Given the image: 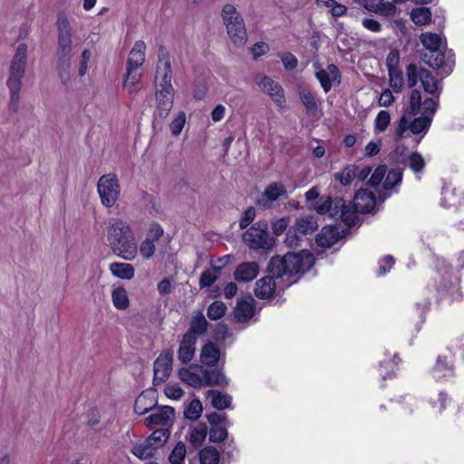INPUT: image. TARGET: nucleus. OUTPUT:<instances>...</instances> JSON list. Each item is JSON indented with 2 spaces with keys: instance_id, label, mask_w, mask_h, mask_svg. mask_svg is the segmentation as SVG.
Segmentation results:
<instances>
[{
  "instance_id": "nucleus-1",
  "label": "nucleus",
  "mask_w": 464,
  "mask_h": 464,
  "mask_svg": "<svg viewBox=\"0 0 464 464\" xmlns=\"http://www.w3.org/2000/svg\"><path fill=\"white\" fill-rule=\"evenodd\" d=\"M437 107V99L422 98L418 90H413L409 108L402 114L394 130L395 140L399 141L408 130L413 135H421L422 138L430 127Z\"/></svg>"
},
{
  "instance_id": "nucleus-2",
  "label": "nucleus",
  "mask_w": 464,
  "mask_h": 464,
  "mask_svg": "<svg viewBox=\"0 0 464 464\" xmlns=\"http://www.w3.org/2000/svg\"><path fill=\"white\" fill-rule=\"evenodd\" d=\"M107 241L111 251L121 258L132 261L137 256L136 236L127 220L118 218L110 219Z\"/></svg>"
},
{
  "instance_id": "nucleus-3",
  "label": "nucleus",
  "mask_w": 464,
  "mask_h": 464,
  "mask_svg": "<svg viewBox=\"0 0 464 464\" xmlns=\"http://www.w3.org/2000/svg\"><path fill=\"white\" fill-rule=\"evenodd\" d=\"M57 27V72L60 80L66 84L71 79L72 60V27L68 18L60 14L56 21Z\"/></svg>"
},
{
  "instance_id": "nucleus-4",
  "label": "nucleus",
  "mask_w": 464,
  "mask_h": 464,
  "mask_svg": "<svg viewBox=\"0 0 464 464\" xmlns=\"http://www.w3.org/2000/svg\"><path fill=\"white\" fill-rule=\"evenodd\" d=\"M314 264V257L308 250H302L297 253H287L283 257H273L268 269L277 277L304 274Z\"/></svg>"
},
{
  "instance_id": "nucleus-5",
  "label": "nucleus",
  "mask_w": 464,
  "mask_h": 464,
  "mask_svg": "<svg viewBox=\"0 0 464 464\" xmlns=\"http://www.w3.org/2000/svg\"><path fill=\"white\" fill-rule=\"evenodd\" d=\"M27 62V46L21 44L17 46L15 54L12 60L9 76L6 82L10 91L11 102L16 104L19 101V93L22 85V79L24 75Z\"/></svg>"
},
{
  "instance_id": "nucleus-6",
  "label": "nucleus",
  "mask_w": 464,
  "mask_h": 464,
  "mask_svg": "<svg viewBox=\"0 0 464 464\" xmlns=\"http://www.w3.org/2000/svg\"><path fill=\"white\" fill-rule=\"evenodd\" d=\"M221 16L227 28V33L232 44L240 47L247 41L245 22L233 5H224Z\"/></svg>"
},
{
  "instance_id": "nucleus-7",
  "label": "nucleus",
  "mask_w": 464,
  "mask_h": 464,
  "mask_svg": "<svg viewBox=\"0 0 464 464\" xmlns=\"http://www.w3.org/2000/svg\"><path fill=\"white\" fill-rule=\"evenodd\" d=\"M97 191L104 208H111L114 207L120 199L121 191L118 177L113 173L100 177L97 182Z\"/></svg>"
},
{
  "instance_id": "nucleus-8",
  "label": "nucleus",
  "mask_w": 464,
  "mask_h": 464,
  "mask_svg": "<svg viewBox=\"0 0 464 464\" xmlns=\"http://www.w3.org/2000/svg\"><path fill=\"white\" fill-rule=\"evenodd\" d=\"M244 242L252 249H269L274 241L268 233V224L266 221L255 223L243 234Z\"/></svg>"
},
{
  "instance_id": "nucleus-9",
  "label": "nucleus",
  "mask_w": 464,
  "mask_h": 464,
  "mask_svg": "<svg viewBox=\"0 0 464 464\" xmlns=\"http://www.w3.org/2000/svg\"><path fill=\"white\" fill-rule=\"evenodd\" d=\"M451 50L445 47L437 50L436 53H423L422 61L430 67L440 70L442 75L450 74L454 66V58Z\"/></svg>"
},
{
  "instance_id": "nucleus-10",
  "label": "nucleus",
  "mask_w": 464,
  "mask_h": 464,
  "mask_svg": "<svg viewBox=\"0 0 464 464\" xmlns=\"http://www.w3.org/2000/svg\"><path fill=\"white\" fill-rule=\"evenodd\" d=\"M155 88H174L172 85V69L168 52L160 46L156 66Z\"/></svg>"
},
{
  "instance_id": "nucleus-11",
  "label": "nucleus",
  "mask_w": 464,
  "mask_h": 464,
  "mask_svg": "<svg viewBox=\"0 0 464 464\" xmlns=\"http://www.w3.org/2000/svg\"><path fill=\"white\" fill-rule=\"evenodd\" d=\"M334 211L333 218L343 221L346 226H355L359 221V213H361L355 205L352 202H346L343 198L334 199Z\"/></svg>"
},
{
  "instance_id": "nucleus-12",
  "label": "nucleus",
  "mask_w": 464,
  "mask_h": 464,
  "mask_svg": "<svg viewBox=\"0 0 464 464\" xmlns=\"http://www.w3.org/2000/svg\"><path fill=\"white\" fill-rule=\"evenodd\" d=\"M259 89L268 94L277 107L283 109L285 107V98L284 90L280 84L267 76H257L255 80Z\"/></svg>"
},
{
  "instance_id": "nucleus-13",
  "label": "nucleus",
  "mask_w": 464,
  "mask_h": 464,
  "mask_svg": "<svg viewBox=\"0 0 464 464\" xmlns=\"http://www.w3.org/2000/svg\"><path fill=\"white\" fill-rule=\"evenodd\" d=\"M230 262V256L227 255L211 261L210 267L206 269L200 276V287H210L222 276L225 267Z\"/></svg>"
},
{
  "instance_id": "nucleus-14",
  "label": "nucleus",
  "mask_w": 464,
  "mask_h": 464,
  "mask_svg": "<svg viewBox=\"0 0 464 464\" xmlns=\"http://www.w3.org/2000/svg\"><path fill=\"white\" fill-rule=\"evenodd\" d=\"M315 77L320 82L324 92H328L335 83H340L341 74L338 67L334 64H329L323 68L318 63L314 64Z\"/></svg>"
},
{
  "instance_id": "nucleus-15",
  "label": "nucleus",
  "mask_w": 464,
  "mask_h": 464,
  "mask_svg": "<svg viewBox=\"0 0 464 464\" xmlns=\"http://www.w3.org/2000/svg\"><path fill=\"white\" fill-rule=\"evenodd\" d=\"M174 88H155L156 114L166 119L174 104Z\"/></svg>"
},
{
  "instance_id": "nucleus-16",
  "label": "nucleus",
  "mask_w": 464,
  "mask_h": 464,
  "mask_svg": "<svg viewBox=\"0 0 464 464\" xmlns=\"http://www.w3.org/2000/svg\"><path fill=\"white\" fill-rule=\"evenodd\" d=\"M256 312L255 299L248 295L237 301L233 310L234 319L237 323L248 322Z\"/></svg>"
},
{
  "instance_id": "nucleus-17",
  "label": "nucleus",
  "mask_w": 464,
  "mask_h": 464,
  "mask_svg": "<svg viewBox=\"0 0 464 464\" xmlns=\"http://www.w3.org/2000/svg\"><path fill=\"white\" fill-rule=\"evenodd\" d=\"M285 195V187L281 182H273L266 188L264 193L258 198L257 204L262 208H268L276 200Z\"/></svg>"
},
{
  "instance_id": "nucleus-18",
  "label": "nucleus",
  "mask_w": 464,
  "mask_h": 464,
  "mask_svg": "<svg viewBox=\"0 0 464 464\" xmlns=\"http://www.w3.org/2000/svg\"><path fill=\"white\" fill-rule=\"evenodd\" d=\"M163 235L162 227L154 224L150 227L146 238L140 245V253L145 259H150L155 253V241H157Z\"/></svg>"
},
{
  "instance_id": "nucleus-19",
  "label": "nucleus",
  "mask_w": 464,
  "mask_h": 464,
  "mask_svg": "<svg viewBox=\"0 0 464 464\" xmlns=\"http://www.w3.org/2000/svg\"><path fill=\"white\" fill-rule=\"evenodd\" d=\"M156 408L159 410V411L152 413L146 418V426L151 428L152 426L156 425H171L175 416L174 408L171 406H157Z\"/></svg>"
},
{
  "instance_id": "nucleus-20",
  "label": "nucleus",
  "mask_w": 464,
  "mask_h": 464,
  "mask_svg": "<svg viewBox=\"0 0 464 464\" xmlns=\"http://www.w3.org/2000/svg\"><path fill=\"white\" fill-rule=\"evenodd\" d=\"M258 273L259 266L256 262H244L237 266L233 276L238 283H247L254 280Z\"/></svg>"
},
{
  "instance_id": "nucleus-21",
  "label": "nucleus",
  "mask_w": 464,
  "mask_h": 464,
  "mask_svg": "<svg viewBox=\"0 0 464 464\" xmlns=\"http://www.w3.org/2000/svg\"><path fill=\"white\" fill-rule=\"evenodd\" d=\"M353 203L361 213H369L375 207V195L367 188H361L355 193Z\"/></svg>"
},
{
  "instance_id": "nucleus-22",
  "label": "nucleus",
  "mask_w": 464,
  "mask_h": 464,
  "mask_svg": "<svg viewBox=\"0 0 464 464\" xmlns=\"http://www.w3.org/2000/svg\"><path fill=\"white\" fill-rule=\"evenodd\" d=\"M441 205L447 208H459L464 205V193L455 188L445 187L442 189Z\"/></svg>"
},
{
  "instance_id": "nucleus-23",
  "label": "nucleus",
  "mask_w": 464,
  "mask_h": 464,
  "mask_svg": "<svg viewBox=\"0 0 464 464\" xmlns=\"http://www.w3.org/2000/svg\"><path fill=\"white\" fill-rule=\"evenodd\" d=\"M196 343L197 337L183 334L178 351V358L182 364H187L193 359L196 351Z\"/></svg>"
},
{
  "instance_id": "nucleus-24",
  "label": "nucleus",
  "mask_w": 464,
  "mask_h": 464,
  "mask_svg": "<svg viewBox=\"0 0 464 464\" xmlns=\"http://www.w3.org/2000/svg\"><path fill=\"white\" fill-rule=\"evenodd\" d=\"M221 353L218 345L209 341L205 343L200 351V362L208 367H215L220 359Z\"/></svg>"
},
{
  "instance_id": "nucleus-25",
  "label": "nucleus",
  "mask_w": 464,
  "mask_h": 464,
  "mask_svg": "<svg viewBox=\"0 0 464 464\" xmlns=\"http://www.w3.org/2000/svg\"><path fill=\"white\" fill-rule=\"evenodd\" d=\"M208 436V425L205 422H199L194 427H190L189 433L186 436V440L194 449H198L203 445Z\"/></svg>"
},
{
  "instance_id": "nucleus-26",
  "label": "nucleus",
  "mask_w": 464,
  "mask_h": 464,
  "mask_svg": "<svg viewBox=\"0 0 464 464\" xmlns=\"http://www.w3.org/2000/svg\"><path fill=\"white\" fill-rule=\"evenodd\" d=\"M204 386H227L228 381L221 369H202Z\"/></svg>"
},
{
  "instance_id": "nucleus-27",
  "label": "nucleus",
  "mask_w": 464,
  "mask_h": 464,
  "mask_svg": "<svg viewBox=\"0 0 464 464\" xmlns=\"http://www.w3.org/2000/svg\"><path fill=\"white\" fill-rule=\"evenodd\" d=\"M209 326V323L205 318L201 312L194 315L189 323V328L184 334H188L190 337H198L205 334Z\"/></svg>"
},
{
  "instance_id": "nucleus-28",
  "label": "nucleus",
  "mask_w": 464,
  "mask_h": 464,
  "mask_svg": "<svg viewBox=\"0 0 464 464\" xmlns=\"http://www.w3.org/2000/svg\"><path fill=\"white\" fill-rule=\"evenodd\" d=\"M339 239V231L332 226L324 227L316 237V244L319 246L329 248Z\"/></svg>"
},
{
  "instance_id": "nucleus-29",
  "label": "nucleus",
  "mask_w": 464,
  "mask_h": 464,
  "mask_svg": "<svg viewBox=\"0 0 464 464\" xmlns=\"http://www.w3.org/2000/svg\"><path fill=\"white\" fill-rule=\"evenodd\" d=\"M294 225L295 229L302 236L314 233L319 227L317 218L314 215L301 216L296 218Z\"/></svg>"
},
{
  "instance_id": "nucleus-30",
  "label": "nucleus",
  "mask_w": 464,
  "mask_h": 464,
  "mask_svg": "<svg viewBox=\"0 0 464 464\" xmlns=\"http://www.w3.org/2000/svg\"><path fill=\"white\" fill-rule=\"evenodd\" d=\"M420 82L424 91L431 94V98H435L439 101L440 82L430 72L425 69L420 70Z\"/></svg>"
},
{
  "instance_id": "nucleus-31",
  "label": "nucleus",
  "mask_w": 464,
  "mask_h": 464,
  "mask_svg": "<svg viewBox=\"0 0 464 464\" xmlns=\"http://www.w3.org/2000/svg\"><path fill=\"white\" fill-rule=\"evenodd\" d=\"M146 48V44L142 40L135 42L130 52L127 65L141 68L145 62Z\"/></svg>"
},
{
  "instance_id": "nucleus-32",
  "label": "nucleus",
  "mask_w": 464,
  "mask_h": 464,
  "mask_svg": "<svg viewBox=\"0 0 464 464\" xmlns=\"http://www.w3.org/2000/svg\"><path fill=\"white\" fill-rule=\"evenodd\" d=\"M126 70L124 87L130 92H138L140 89L139 83L142 76V68L127 65Z\"/></svg>"
},
{
  "instance_id": "nucleus-33",
  "label": "nucleus",
  "mask_w": 464,
  "mask_h": 464,
  "mask_svg": "<svg viewBox=\"0 0 464 464\" xmlns=\"http://www.w3.org/2000/svg\"><path fill=\"white\" fill-rule=\"evenodd\" d=\"M420 39L422 45L426 49L424 53H436L437 50L444 47L442 38L437 34L423 33L421 34Z\"/></svg>"
},
{
  "instance_id": "nucleus-34",
  "label": "nucleus",
  "mask_w": 464,
  "mask_h": 464,
  "mask_svg": "<svg viewBox=\"0 0 464 464\" xmlns=\"http://www.w3.org/2000/svg\"><path fill=\"white\" fill-rule=\"evenodd\" d=\"M172 362H173V354L170 350L164 351L160 356L155 360L153 364V371H156L160 373L168 372V374H171L172 372Z\"/></svg>"
},
{
  "instance_id": "nucleus-35",
  "label": "nucleus",
  "mask_w": 464,
  "mask_h": 464,
  "mask_svg": "<svg viewBox=\"0 0 464 464\" xmlns=\"http://www.w3.org/2000/svg\"><path fill=\"white\" fill-rule=\"evenodd\" d=\"M111 274L121 279L130 280L134 276V267L131 264L114 262L110 265Z\"/></svg>"
},
{
  "instance_id": "nucleus-36",
  "label": "nucleus",
  "mask_w": 464,
  "mask_h": 464,
  "mask_svg": "<svg viewBox=\"0 0 464 464\" xmlns=\"http://www.w3.org/2000/svg\"><path fill=\"white\" fill-rule=\"evenodd\" d=\"M157 401L150 399L145 394V392H141L135 400L133 410L135 413L143 415L157 407Z\"/></svg>"
},
{
  "instance_id": "nucleus-37",
  "label": "nucleus",
  "mask_w": 464,
  "mask_h": 464,
  "mask_svg": "<svg viewBox=\"0 0 464 464\" xmlns=\"http://www.w3.org/2000/svg\"><path fill=\"white\" fill-rule=\"evenodd\" d=\"M208 393L213 395L211 405L218 411H222L230 408L232 403V397L229 394L222 393L218 390H210Z\"/></svg>"
},
{
  "instance_id": "nucleus-38",
  "label": "nucleus",
  "mask_w": 464,
  "mask_h": 464,
  "mask_svg": "<svg viewBox=\"0 0 464 464\" xmlns=\"http://www.w3.org/2000/svg\"><path fill=\"white\" fill-rule=\"evenodd\" d=\"M200 464H219L220 452L214 446H206L198 452Z\"/></svg>"
},
{
  "instance_id": "nucleus-39",
  "label": "nucleus",
  "mask_w": 464,
  "mask_h": 464,
  "mask_svg": "<svg viewBox=\"0 0 464 464\" xmlns=\"http://www.w3.org/2000/svg\"><path fill=\"white\" fill-rule=\"evenodd\" d=\"M179 377L183 382L191 387L201 388L204 386L203 376L201 377L199 374L192 372L187 368L179 370Z\"/></svg>"
},
{
  "instance_id": "nucleus-40",
  "label": "nucleus",
  "mask_w": 464,
  "mask_h": 464,
  "mask_svg": "<svg viewBox=\"0 0 464 464\" xmlns=\"http://www.w3.org/2000/svg\"><path fill=\"white\" fill-rule=\"evenodd\" d=\"M357 170L358 168L356 165H346L341 171L334 174V179L339 181L343 186H348L355 178Z\"/></svg>"
},
{
  "instance_id": "nucleus-41",
  "label": "nucleus",
  "mask_w": 464,
  "mask_h": 464,
  "mask_svg": "<svg viewBox=\"0 0 464 464\" xmlns=\"http://www.w3.org/2000/svg\"><path fill=\"white\" fill-rule=\"evenodd\" d=\"M269 275L263 276L259 280L256 281V290H276L278 285L279 279L283 277H277L276 275H274L269 270Z\"/></svg>"
},
{
  "instance_id": "nucleus-42",
  "label": "nucleus",
  "mask_w": 464,
  "mask_h": 464,
  "mask_svg": "<svg viewBox=\"0 0 464 464\" xmlns=\"http://www.w3.org/2000/svg\"><path fill=\"white\" fill-rule=\"evenodd\" d=\"M411 18L415 24L424 25L430 21L431 13L427 7H417L412 9Z\"/></svg>"
},
{
  "instance_id": "nucleus-43",
  "label": "nucleus",
  "mask_w": 464,
  "mask_h": 464,
  "mask_svg": "<svg viewBox=\"0 0 464 464\" xmlns=\"http://www.w3.org/2000/svg\"><path fill=\"white\" fill-rule=\"evenodd\" d=\"M203 411L202 403L198 399L192 400L184 410V417L190 420H197Z\"/></svg>"
},
{
  "instance_id": "nucleus-44",
  "label": "nucleus",
  "mask_w": 464,
  "mask_h": 464,
  "mask_svg": "<svg viewBox=\"0 0 464 464\" xmlns=\"http://www.w3.org/2000/svg\"><path fill=\"white\" fill-rule=\"evenodd\" d=\"M391 123V114L388 111H380L374 120V132L379 134L384 132Z\"/></svg>"
},
{
  "instance_id": "nucleus-45",
  "label": "nucleus",
  "mask_w": 464,
  "mask_h": 464,
  "mask_svg": "<svg viewBox=\"0 0 464 464\" xmlns=\"http://www.w3.org/2000/svg\"><path fill=\"white\" fill-rule=\"evenodd\" d=\"M186 121H187V115H186V112L183 111H179V112H177L171 122L169 123V130L171 132V134L175 137L179 136L185 124H186Z\"/></svg>"
},
{
  "instance_id": "nucleus-46",
  "label": "nucleus",
  "mask_w": 464,
  "mask_h": 464,
  "mask_svg": "<svg viewBox=\"0 0 464 464\" xmlns=\"http://www.w3.org/2000/svg\"><path fill=\"white\" fill-rule=\"evenodd\" d=\"M402 179V170L394 169L386 172L382 187L384 189H392L399 185Z\"/></svg>"
},
{
  "instance_id": "nucleus-47",
  "label": "nucleus",
  "mask_w": 464,
  "mask_h": 464,
  "mask_svg": "<svg viewBox=\"0 0 464 464\" xmlns=\"http://www.w3.org/2000/svg\"><path fill=\"white\" fill-rule=\"evenodd\" d=\"M232 335V331L224 323H218L212 330V338L218 343H222L227 338H229Z\"/></svg>"
},
{
  "instance_id": "nucleus-48",
  "label": "nucleus",
  "mask_w": 464,
  "mask_h": 464,
  "mask_svg": "<svg viewBox=\"0 0 464 464\" xmlns=\"http://www.w3.org/2000/svg\"><path fill=\"white\" fill-rule=\"evenodd\" d=\"M227 309L223 302L214 301L208 305L207 315L210 320H218L226 314Z\"/></svg>"
},
{
  "instance_id": "nucleus-49",
  "label": "nucleus",
  "mask_w": 464,
  "mask_h": 464,
  "mask_svg": "<svg viewBox=\"0 0 464 464\" xmlns=\"http://www.w3.org/2000/svg\"><path fill=\"white\" fill-rule=\"evenodd\" d=\"M208 435V440L210 442L220 443L227 439L228 431L224 425H218L216 427H210Z\"/></svg>"
},
{
  "instance_id": "nucleus-50",
  "label": "nucleus",
  "mask_w": 464,
  "mask_h": 464,
  "mask_svg": "<svg viewBox=\"0 0 464 464\" xmlns=\"http://www.w3.org/2000/svg\"><path fill=\"white\" fill-rule=\"evenodd\" d=\"M389 84L395 93H400L402 90L404 80L401 70L389 72Z\"/></svg>"
},
{
  "instance_id": "nucleus-51",
  "label": "nucleus",
  "mask_w": 464,
  "mask_h": 464,
  "mask_svg": "<svg viewBox=\"0 0 464 464\" xmlns=\"http://www.w3.org/2000/svg\"><path fill=\"white\" fill-rule=\"evenodd\" d=\"M187 448L183 441H178L169 456V462L184 463Z\"/></svg>"
},
{
  "instance_id": "nucleus-52",
  "label": "nucleus",
  "mask_w": 464,
  "mask_h": 464,
  "mask_svg": "<svg viewBox=\"0 0 464 464\" xmlns=\"http://www.w3.org/2000/svg\"><path fill=\"white\" fill-rule=\"evenodd\" d=\"M300 99L309 113H314L317 111V102L310 91L302 90L300 92Z\"/></svg>"
},
{
  "instance_id": "nucleus-53",
  "label": "nucleus",
  "mask_w": 464,
  "mask_h": 464,
  "mask_svg": "<svg viewBox=\"0 0 464 464\" xmlns=\"http://www.w3.org/2000/svg\"><path fill=\"white\" fill-rule=\"evenodd\" d=\"M170 435V431L169 429L161 428L154 430L149 438L150 440L153 441V443L156 444L158 448L163 446L166 441L169 440Z\"/></svg>"
},
{
  "instance_id": "nucleus-54",
  "label": "nucleus",
  "mask_w": 464,
  "mask_h": 464,
  "mask_svg": "<svg viewBox=\"0 0 464 464\" xmlns=\"http://www.w3.org/2000/svg\"><path fill=\"white\" fill-rule=\"evenodd\" d=\"M314 209L320 215L329 214L331 218H333V212L335 210L334 208V200L331 198H327L322 203H314Z\"/></svg>"
},
{
  "instance_id": "nucleus-55",
  "label": "nucleus",
  "mask_w": 464,
  "mask_h": 464,
  "mask_svg": "<svg viewBox=\"0 0 464 464\" xmlns=\"http://www.w3.org/2000/svg\"><path fill=\"white\" fill-rule=\"evenodd\" d=\"M92 58V52L89 49H84L79 58L78 74L80 77L84 76L89 69V63Z\"/></svg>"
},
{
  "instance_id": "nucleus-56",
  "label": "nucleus",
  "mask_w": 464,
  "mask_h": 464,
  "mask_svg": "<svg viewBox=\"0 0 464 464\" xmlns=\"http://www.w3.org/2000/svg\"><path fill=\"white\" fill-rule=\"evenodd\" d=\"M112 303L119 310H125L129 307L130 301L126 292H111Z\"/></svg>"
},
{
  "instance_id": "nucleus-57",
  "label": "nucleus",
  "mask_w": 464,
  "mask_h": 464,
  "mask_svg": "<svg viewBox=\"0 0 464 464\" xmlns=\"http://www.w3.org/2000/svg\"><path fill=\"white\" fill-rule=\"evenodd\" d=\"M409 166L413 172H421L425 167L423 157L418 152L411 153L409 157Z\"/></svg>"
},
{
  "instance_id": "nucleus-58",
  "label": "nucleus",
  "mask_w": 464,
  "mask_h": 464,
  "mask_svg": "<svg viewBox=\"0 0 464 464\" xmlns=\"http://www.w3.org/2000/svg\"><path fill=\"white\" fill-rule=\"evenodd\" d=\"M396 6L393 3L386 0H380L378 2V14L385 17L392 16L396 13Z\"/></svg>"
},
{
  "instance_id": "nucleus-59",
  "label": "nucleus",
  "mask_w": 464,
  "mask_h": 464,
  "mask_svg": "<svg viewBox=\"0 0 464 464\" xmlns=\"http://www.w3.org/2000/svg\"><path fill=\"white\" fill-rule=\"evenodd\" d=\"M420 70L414 64L407 66V82L410 88L415 86L420 81Z\"/></svg>"
},
{
  "instance_id": "nucleus-60",
  "label": "nucleus",
  "mask_w": 464,
  "mask_h": 464,
  "mask_svg": "<svg viewBox=\"0 0 464 464\" xmlns=\"http://www.w3.org/2000/svg\"><path fill=\"white\" fill-rule=\"evenodd\" d=\"M395 260L392 256H385L378 262L377 274L383 276L387 274L393 266Z\"/></svg>"
},
{
  "instance_id": "nucleus-61",
  "label": "nucleus",
  "mask_w": 464,
  "mask_h": 464,
  "mask_svg": "<svg viewBox=\"0 0 464 464\" xmlns=\"http://www.w3.org/2000/svg\"><path fill=\"white\" fill-rule=\"evenodd\" d=\"M388 72L400 70V53L398 50H392L386 58Z\"/></svg>"
},
{
  "instance_id": "nucleus-62",
  "label": "nucleus",
  "mask_w": 464,
  "mask_h": 464,
  "mask_svg": "<svg viewBox=\"0 0 464 464\" xmlns=\"http://www.w3.org/2000/svg\"><path fill=\"white\" fill-rule=\"evenodd\" d=\"M386 172H387L386 166H384V165L378 166L375 169L374 172L372 174L369 183L372 187L379 186L382 183V181L384 180Z\"/></svg>"
},
{
  "instance_id": "nucleus-63",
  "label": "nucleus",
  "mask_w": 464,
  "mask_h": 464,
  "mask_svg": "<svg viewBox=\"0 0 464 464\" xmlns=\"http://www.w3.org/2000/svg\"><path fill=\"white\" fill-rule=\"evenodd\" d=\"M166 396L169 399L178 400L184 394V391L178 383H168L164 389Z\"/></svg>"
},
{
  "instance_id": "nucleus-64",
  "label": "nucleus",
  "mask_w": 464,
  "mask_h": 464,
  "mask_svg": "<svg viewBox=\"0 0 464 464\" xmlns=\"http://www.w3.org/2000/svg\"><path fill=\"white\" fill-rule=\"evenodd\" d=\"M301 236L302 235H300L296 229H295V225H293V227L286 233L285 244L290 247L297 246L301 240Z\"/></svg>"
}]
</instances>
